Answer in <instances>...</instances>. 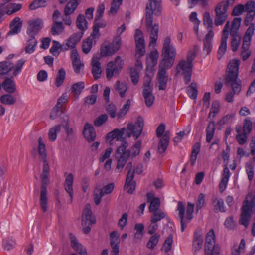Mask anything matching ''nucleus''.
<instances>
[{
    "label": "nucleus",
    "mask_w": 255,
    "mask_h": 255,
    "mask_svg": "<svg viewBox=\"0 0 255 255\" xmlns=\"http://www.w3.org/2000/svg\"><path fill=\"white\" fill-rule=\"evenodd\" d=\"M232 36L231 47L233 51L235 52L240 44L241 36L240 35H231Z\"/></svg>",
    "instance_id": "3c124183"
},
{
    "label": "nucleus",
    "mask_w": 255,
    "mask_h": 255,
    "mask_svg": "<svg viewBox=\"0 0 255 255\" xmlns=\"http://www.w3.org/2000/svg\"><path fill=\"white\" fill-rule=\"evenodd\" d=\"M64 30L62 22L54 21L52 25L51 32L53 35H60Z\"/></svg>",
    "instance_id": "ea45409f"
},
{
    "label": "nucleus",
    "mask_w": 255,
    "mask_h": 255,
    "mask_svg": "<svg viewBox=\"0 0 255 255\" xmlns=\"http://www.w3.org/2000/svg\"><path fill=\"white\" fill-rule=\"evenodd\" d=\"M71 58L74 72L77 74L79 73L81 68L83 67L84 65L81 63L78 52L76 49L72 50Z\"/></svg>",
    "instance_id": "412c9836"
},
{
    "label": "nucleus",
    "mask_w": 255,
    "mask_h": 255,
    "mask_svg": "<svg viewBox=\"0 0 255 255\" xmlns=\"http://www.w3.org/2000/svg\"><path fill=\"white\" fill-rule=\"evenodd\" d=\"M134 38L136 42V55L141 57L145 54V50L144 39L140 30H136Z\"/></svg>",
    "instance_id": "4468645a"
},
{
    "label": "nucleus",
    "mask_w": 255,
    "mask_h": 255,
    "mask_svg": "<svg viewBox=\"0 0 255 255\" xmlns=\"http://www.w3.org/2000/svg\"><path fill=\"white\" fill-rule=\"evenodd\" d=\"M39 155L43 159H46V152L45 145L43 142L41 137L38 139V148Z\"/></svg>",
    "instance_id": "864d4df0"
},
{
    "label": "nucleus",
    "mask_w": 255,
    "mask_h": 255,
    "mask_svg": "<svg viewBox=\"0 0 255 255\" xmlns=\"http://www.w3.org/2000/svg\"><path fill=\"white\" fill-rule=\"evenodd\" d=\"M43 27L41 19L37 18L29 22L26 33L29 37L35 38Z\"/></svg>",
    "instance_id": "2eb2a0df"
},
{
    "label": "nucleus",
    "mask_w": 255,
    "mask_h": 255,
    "mask_svg": "<svg viewBox=\"0 0 255 255\" xmlns=\"http://www.w3.org/2000/svg\"><path fill=\"white\" fill-rule=\"evenodd\" d=\"M215 130V124L214 121H211L206 129V141L208 143H210L213 138Z\"/></svg>",
    "instance_id": "2f4dec72"
},
{
    "label": "nucleus",
    "mask_w": 255,
    "mask_h": 255,
    "mask_svg": "<svg viewBox=\"0 0 255 255\" xmlns=\"http://www.w3.org/2000/svg\"><path fill=\"white\" fill-rule=\"evenodd\" d=\"M72 248L80 255H87L86 249L77 241L75 237L71 233L69 234Z\"/></svg>",
    "instance_id": "aec40b11"
},
{
    "label": "nucleus",
    "mask_w": 255,
    "mask_h": 255,
    "mask_svg": "<svg viewBox=\"0 0 255 255\" xmlns=\"http://www.w3.org/2000/svg\"><path fill=\"white\" fill-rule=\"evenodd\" d=\"M3 89L8 93L13 94L16 90V84L13 77L5 78L2 83Z\"/></svg>",
    "instance_id": "393cba45"
},
{
    "label": "nucleus",
    "mask_w": 255,
    "mask_h": 255,
    "mask_svg": "<svg viewBox=\"0 0 255 255\" xmlns=\"http://www.w3.org/2000/svg\"><path fill=\"white\" fill-rule=\"evenodd\" d=\"M92 47V40L91 37H88L85 40L82 44V51L85 54H88Z\"/></svg>",
    "instance_id": "052dcab7"
},
{
    "label": "nucleus",
    "mask_w": 255,
    "mask_h": 255,
    "mask_svg": "<svg viewBox=\"0 0 255 255\" xmlns=\"http://www.w3.org/2000/svg\"><path fill=\"white\" fill-rule=\"evenodd\" d=\"M201 145L199 142H196L193 147V149L190 156V163L192 166L195 164L197 155L200 151Z\"/></svg>",
    "instance_id": "e433bc0d"
},
{
    "label": "nucleus",
    "mask_w": 255,
    "mask_h": 255,
    "mask_svg": "<svg viewBox=\"0 0 255 255\" xmlns=\"http://www.w3.org/2000/svg\"><path fill=\"white\" fill-rule=\"evenodd\" d=\"M130 100L128 99L126 103L124 104L122 108L120 110V111L117 113V116H118V118L119 119L121 117H124L126 115L129 109L130 105Z\"/></svg>",
    "instance_id": "4d7b16f0"
},
{
    "label": "nucleus",
    "mask_w": 255,
    "mask_h": 255,
    "mask_svg": "<svg viewBox=\"0 0 255 255\" xmlns=\"http://www.w3.org/2000/svg\"><path fill=\"white\" fill-rule=\"evenodd\" d=\"M150 3L146 7V27L150 33L149 46H154L158 37L159 25L153 24V13H159L161 0H149Z\"/></svg>",
    "instance_id": "7ed1b4c3"
},
{
    "label": "nucleus",
    "mask_w": 255,
    "mask_h": 255,
    "mask_svg": "<svg viewBox=\"0 0 255 255\" xmlns=\"http://www.w3.org/2000/svg\"><path fill=\"white\" fill-rule=\"evenodd\" d=\"M152 214L150 217V221L152 223H156L161 221L166 216V213L162 210L155 211L152 212Z\"/></svg>",
    "instance_id": "79ce46f5"
},
{
    "label": "nucleus",
    "mask_w": 255,
    "mask_h": 255,
    "mask_svg": "<svg viewBox=\"0 0 255 255\" xmlns=\"http://www.w3.org/2000/svg\"><path fill=\"white\" fill-rule=\"evenodd\" d=\"M22 23L21 19L18 17H15L10 24V30L8 32V35H15L19 33L21 31Z\"/></svg>",
    "instance_id": "cd10ccee"
},
{
    "label": "nucleus",
    "mask_w": 255,
    "mask_h": 255,
    "mask_svg": "<svg viewBox=\"0 0 255 255\" xmlns=\"http://www.w3.org/2000/svg\"><path fill=\"white\" fill-rule=\"evenodd\" d=\"M16 246L15 241L12 237H8L3 240V247L5 250L9 251L13 249Z\"/></svg>",
    "instance_id": "5fc2aeb1"
},
{
    "label": "nucleus",
    "mask_w": 255,
    "mask_h": 255,
    "mask_svg": "<svg viewBox=\"0 0 255 255\" xmlns=\"http://www.w3.org/2000/svg\"><path fill=\"white\" fill-rule=\"evenodd\" d=\"M228 15H224L216 13V17L214 20V24L216 26L223 24L228 18Z\"/></svg>",
    "instance_id": "69168bd1"
},
{
    "label": "nucleus",
    "mask_w": 255,
    "mask_h": 255,
    "mask_svg": "<svg viewBox=\"0 0 255 255\" xmlns=\"http://www.w3.org/2000/svg\"><path fill=\"white\" fill-rule=\"evenodd\" d=\"M37 41L35 38L29 37L27 40V44L25 47V52L27 54H31L35 51L37 46Z\"/></svg>",
    "instance_id": "473e14b6"
},
{
    "label": "nucleus",
    "mask_w": 255,
    "mask_h": 255,
    "mask_svg": "<svg viewBox=\"0 0 255 255\" xmlns=\"http://www.w3.org/2000/svg\"><path fill=\"white\" fill-rule=\"evenodd\" d=\"M139 71L137 70L136 68L130 69V78L132 82L134 85H136L139 81Z\"/></svg>",
    "instance_id": "774afa93"
},
{
    "label": "nucleus",
    "mask_w": 255,
    "mask_h": 255,
    "mask_svg": "<svg viewBox=\"0 0 255 255\" xmlns=\"http://www.w3.org/2000/svg\"><path fill=\"white\" fill-rule=\"evenodd\" d=\"M83 32L75 33L72 34L64 43L65 49L68 50L70 48L75 49L76 45L80 41L83 36Z\"/></svg>",
    "instance_id": "a211bd4d"
},
{
    "label": "nucleus",
    "mask_w": 255,
    "mask_h": 255,
    "mask_svg": "<svg viewBox=\"0 0 255 255\" xmlns=\"http://www.w3.org/2000/svg\"><path fill=\"white\" fill-rule=\"evenodd\" d=\"M14 68V64L6 61L0 62V75H3L8 73Z\"/></svg>",
    "instance_id": "7c9ffc66"
},
{
    "label": "nucleus",
    "mask_w": 255,
    "mask_h": 255,
    "mask_svg": "<svg viewBox=\"0 0 255 255\" xmlns=\"http://www.w3.org/2000/svg\"><path fill=\"white\" fill-rule=\"evenodd\" d=\"M49 167L46 159L43 160L42 173L41 175L42 185L40 191V206L44 212L47 211V185L48 183Z\"/></svg>",
    "instance_id": "20e7f679"
},
{
    "label": "nucleus",
    "mask_w": 255,
    "mask_h": 255,
    "mask_svg": "<svg viewBox=\"0 0 255 255\" xmlns=\"http://www.w3.org/2000/svg\"><path fill=\"white\" fill-rule=\"evenodd\" d=\"M241 18H234L232 22V25L230 29V35H240L239 33V29L241 25Z\"/></svg>",
    "instance_id": "58836bf2"
},
{
    "label": "nucleus",
    "mask_w": 255,
    "mask_h": 255,
    "mask_svg": "<svg viewBox=\"0 0 255 255\" xmlns=\"http://www.w3.org/2000/svg\"><path fill=\"white\" fill-rule=\"evenodd\" d=\"M125 128H122L121 130L118 128L114 129L110 132L107 136V140L111 141L114 139H116L117 141H121L122 142L125 141L123 137Z\"/></svg>",
    "instance_id": "b1692460"
},
{
    "label": "nucleus",
    "mask_w": 255,
    "mask_h": 255,
    "mask_svg": "<svg viewBox=\"0 0 255 255\" xmlns=\"http://www.w3.org/2000/svg\"><path fill=\"white\" fill-rule=\"evenodd\" d=\"M101 63L99 62V58L97 56H94L92 60V73L94 78L97 79L101 75Z\"/></svg>",
    "instance_id": "a878e982"
},
{
    "label": "nucleus",
    "mask_w": 255,
    "mask_h": 255,
    "mask_svg": "<svg viewBox=\"0 0 255 255\" xmlns=\"http://www.w3.org/2000/svg\"><path fill=\"white\" fill-rule=\"evenodd\" d=\"M116 90L121 97H124L126 92L128 89V86L126 82L118 81L116 84Z\"/></svg>",
    "instance_id": "a19ab883"
},
{
    "label": "nucleus",
    "mask_w": 255,
    "mask_h": 255,
    "mask_svg": "<svg viewBox=\"0 0 255 255\" xmlns=\"http://www.w3.org/2000/svg\"><path fill=\"white\" fill-rule=\"evenodd\" d=\"M187 93L188 95L192 99H196L197 97V86L195 83H192L189 86L187 87Z\"/></svg>",
    "instance_id": "c03bdc74"
},
{
    "label": "nucleus",
    "mask_w": 255,
    "mask_h": 255,
    "mask_svg": "<svg viewBox=\"0 0 255 255\" xmlns=\"http://www.w3.org/2000/svg\"><path fill=\"white\" fill-rule=\"evenodd\" d=\"M124 64V60L119 56H117L114 61L108 62L106 69V78L110 79L114 75L118 74Z\"/></svg>",
    "instance_id": "1a4fd4ad"
},
{
    "label": "nucleus",
    "mask_w": 255,
    "mask_h": 255,
    "mask_svg": "<svg viewBox=\"0 0 255 255\" xmlns=\"http://www.w3.org/2000/svg\"><path fill=\"white\" fill-rule=\"evenodd\" d=\"M53 45L50 49V53L54 56H58L61 51H66L65 49L64 44H61L59 42L56 40H53Z\"/></svg>",
    "instance_id": "c756f323"
},
{
    "label": "nucleus",
    "mask_w": 255,
    "mask_h": 255,
    "mask_svg": "<svg viewBox=\"0 0 255 255\" xmlns=\"http://www.w3.org/2000/svg\"><path fill=\"white\" fill-rule=\"evenodd\" d=\"M48 0H35L29 5L30 10H35L40 7H44Z\"/></svg>",
    "instance_id": "bf43d9fd"
},
{
    "label": "nucleus",
    "mask_w": 255,
    "mask_h": 255,
    "mask_svg": "<svg viewBox=\"0 0 255 255\" xmlns=\"http://www.w3.org/2000/svg\"><path fill=\"white\" fill-rule=\"evenodd\" d=\"M220 254V248L215 245V235L213 229L210 230L206 237L205 255H218Z\"/></svg>",
    "instance_id": "6e6552de"
},
{
    "label": "nucleus",
    "mask_w": 255,
    "mask_h": 255,
    "mask_svg": "<svg viewBox=\"0 0 255 255\" xmlns=\"http://www.w3.org/2000/svg\"><path fill=\"white\" fill-rule=\"evenodd\" d=\"M85 87L84 82L81 81L72 85L71 90L75 95H79Z\"/></svg>",
    "instance_id": "6e6d98bb"
},
{
    "label": "nucleus",
    "mask_w": 255,
    "mask_h": 255,
    "mask_svg": "<svg viewBox=\"0 0 255 255\" xmlns=\"http://www.w3.org/2000/svg\"><path fill=\"white\" fill-rule=\"evenodd\" d=\"M80 2L77 1V0H70L66 5L64 9L65 14L69 15L73 13L76 9L78 5Z\"/></svg>",
    "instance_id": "72a5a7b5"
},
{
    "label": "nucleus",
    "mask_w": 255,
    "mask_h": 255,
    "mask_svg": "<svg viewBox=\"0 0 255 255\" xmlns=\"http://www.w3.org/2000/svg\"><path fill=\"white\" fill-rule=\"evenodd\" d=\"M213 204L214 206V209L216 212H225V207L224 206V202L222 199L215 198L213 200Z\"/></svg>",
    "instance_id": "4c0bfd02"
},
{
    "label": "nucleus",
    "mask_w": 255,
    "mask_h": 255,
    "mask_svg": "<svg viewBox=\"0 0 255 255\" xmlns=\"http://www.w3.org/2000/svg\"><path fill=\"white\" fill-rule=\"evenodd\" d=\"M142 93L146 106L148 107H151L155 99V97L152 93V91H148V90H143Z\"/></svg>",
    "instance_id": "c9c22d12"
},
{
    "label": "nucleus",
    "mask_w": 255,
    "mask_h": 255,
    "mask_svg": "<svg viewBox=\"0 0 255 255\" xmlns=\"http://www.w3.org/2000/svg\"><path fill=\"white\" fill-rule=\"evenodd\" d=\"M61 127L60 125H57L51 128L49 130L48 137L50 141H54L57 138V133L61 130Z\"/></svg>",
    "instance_id": "37998d69"
},
{
    "label": "nucleus",
    "mask_w": 255,
    "mask_h": 255,
    "mask_svg": "<svg viewBox=\"0 0 255 255\" xmlns=\"http://www.w3.org/2000/svg\"><path fill=\"white\" fill-rule=\"evenodd\" d=\"M203 242V235L201 230L200 229L197 230L193 234L192 250L194 252V255L196 254L201 250Z\"/></svg>",
    "instance_id": "dca6fc26"
},
{
    "label": "nucleus",
    "mask_w": 255,
    "mask_h": 255,
    "mask_svg": "<svg viewBox=\"0 0 255 255\" xmlns=\"http://www.w3.org/2000/svg\"><path fill=\"white\" fill-rule=\"evenodd\" d=\"M255 29V28H254L253 25H251L247 29L243 37L241 56L242 60L244 61L246 60L251 55V51L250 50L249 48Z\"/></svg>",
    "instance_id": "0eeeda50"
},
{
    "label": "nucleus",
    "mask_w": 255,
    "mask_h": 255,
    "mask_svg": "<svg viewBox=\"0 0 255 255\" xmlns=\"http://www.w3.org/2000/svg\"><path fill=\"white\" fill-rule=\"evenodd\" d=\"M141 146V141L138 140L129 151L130 155L132 157H135L138 155L140 152Z\"/></svg>",
    "instance_id": "680f3d73"
},
{
    "label": "nucleus",
    "mask_w": 255,
    "mask_h": 255,
    "mask_svg": "<svg viewBox=\"0 0 255 255\" xmlns=\"http://www.w3.org/2000/svg\"><path fill=\"white\" fill-rule=\"evenodd\" d=\"M147 201L150 202L149 211L150 212L160 210V201L159 198L154 197L152 193H148L146 195Z\"/></svg>",
    "instance_id": "5701e85b"
},
{
    "label": "nucleus",
    "mask_w": 255,
    "mask_h": 255,
    "mask_svg": "<svg viewBox=\"0 0 255 255\" xmlns=\"http://www.w3.org/2000/svg\"><path fill=\"white\" fill-rule=\"evenodd\" d=\"M228 7V2L222 1L216 6L215 12L217 14L228 15L227 9Z\"/></svg>",
    "instance_id": "a18cd8bd"
},
{
    "label": "nucleus",
    "mask_w": 255,
    "mask_h": 255,
    "mask_svg": "<svg viewBox=\"0 0 255 255\" xmlns=\"http://www.w3.org/2000/svg\"><path fill=\"white\" fill-rule=\"evenodd\" d=\"M143 124V120L141 117H138L134 124H128L127 128L128 136H133L134 139H137L142 132Z\"/></svg>",
    "instance_id": "9d476101"
},
{
    "label": "nucleus",
    "mask_w": 255,
    "mask_h": 255,
    "mask_svg": "<svg viewBox=\"0 0 255 255\" xmlns=\"http://www.w3.org/2000/svg\"><path fill=\"white\" fill-rule=\"evenodd\" d=\"M26 62V60L22 58L18 60L15 65H14V68H13V75L14 76L18 75L22 71V67Z\"/></svg>",
    "instance_id": "09e8293b"
},
{
    "label": "nucleus",
    "mask_w": 255,
    "mask_h": 255,
    "mask_svg": "<svg viewBox=\"0 0 255 255\" xmlns=\"http://www.w3.org/2000/svg\"><path fill=\"white\" fill-rule=\"evenodd\" d=\"M26 62V60L22 58L18 60L15 65H14V68H13V75L14 76L18 75L22 71V67Z\"/></svg>",
    "instance_id": "8fccbe9b"
},
{
    "label": "nucleus",
    "mask_w": 255,
    "mask_h": 255,
    "mask_svg": "<svg viewBox=\"0 0 255 255\" xmlns=\"http://www.w3.org/2000/svg\"><path fill=\"white\" fill-rule=\"evenodd\" d=\"M172 243L173 236L172 235H170L165 240L162 250L166 253H168L171 249Z\"/></svg>",
    "instance_id": "e2e57ef3"
},
{
    "label": "nucleus",
    "mask_w": 255,
    "mask_h": 255,
    "mask_svg": "<svg viewBox=\"0 0 255 255\" xmlns=\"http://www.w3.org/2000/svg\"><path fill=\"white\" fill-rule=\"evenodd\" d=\"M170 138L169 131H165L159 142L158 150L159 153L162 154L165 152L169 145Z\"/></svg>",
    "instance_id": "bb28decb"
},
{
    "label": "nucleus",
    "mask_w": 255,
    "mask_h": 255,
    "mask_svg": "<svg viewBox=\"0 0 255 255\" xmlns=\"http://www.w3.org/2000/svg\"><path fill=\"white\" fill-rule=\"evenodd\" d=\"M251 216V209L249 204V201L246 198L243 202L242 208V213L239 220V223L245 227H247Z\"/></svg>",
    "instance_id": "f8f14e48"
},
{
    "label": "nucleus",
    "mask_w": 255,
    "mask_h": 255,
    "mask_svg": "<svg viewBox=\"0 0 255 255\" xmlns=\"http://www.w3.org/2000/svg\"><path fill=\"white\" fill-rule=\"evenodd\" d=\"M160 238V236L158 234L153 235L147 243V247L151 250H153L157 245Z\"/></svg>",
    "instance_id": "603ef678"
},
{
    "label": "nucleus",
    "mask_w": 255,
    "mask_h": 255,
    "mask_svg": "<svg viewBox=\"0 0 255 255\" xmlns=\"http://www.w3.org/2000/svg\"><path fill=\"white\" fill-rule=\"evenodd\" d=\"M66 76V72L63 68H61L58 70L55 80V85L57 87H60L63 83Z\"/></svg>",
    "instance_id": "de8ad7c7"
},
{
    "label": "nucleus",
    "mask_w": 255,
    "mask_h": 255,
    "mask_svg": "<svg viewBox=\"0 0 255 255\" xmlns=\"http://www.w3.org/2000/svg\"><path fill=\"white\" fill-rule=\"evenodd\" d=\"M123 0H113V2L111 4V6L110 8V10L109 11V13L111 14H116L120 5L122 3Z\"/></svg>",
    "instance_id": "0e129e2a"
},
{
    "label": "nucleus",
    "mask_w": 255,
    "mask_h": 255,
    "mask_svg": "<svg viewBox=\"0 0 255 255\" xmlns=\"http://www.w3.org/2000/svg\"><path fill=\"white\" fill-rule=\"evenodd\" d=\"M230 25L229 21H228L223 30V34L221 40V44L218 50V59L221 58L222 56L225 54L227 49V41L228 38L229 29Z\"/></svg>",
    "instance_id": "ddd939ff"
},
{
    "label": "nucleus",
    "mask_w": 255,
    "mask_h": 255,
    "mask_svg": "<svg viewBox=\"0 0 255 255\" xmlns=\"http://www.w3.org/2000/svg\"><path fill=\"white\" fill-rule=\"evenodd\" d=\"M240 63L239 60H232L230 62L226 72L225 83L226 86L231 87L232 90L226 97V101L230 103L233 102L234 95L238 94L241 90V81L238 80Z\"/></svg>",
    "instance_id": "f03ea898"
},
{
    "label": "nucleus",
    "mask_w": 255,
    "mask_h": 255,
    "mask_svg": "<svg viewBox=\"0 0 255 255\" xmlns=\"http://www.w3.org/2000/svg\"><path fill=\"white\" fill-rule=\"evenodd\" d=\"M76 26L77 28L81 30L80 32H83L87 29V22L83 14H79L77 17Z\"/></svg>",
    "instance_id": "f704fd0d"
},
{
    "label": "nucleus",
    "mask_w": 255,
    "mask_h": 255,
    "mask_svg": "<svg viewBox=\"0 0 255 255\" xmlns=\"http://www.w3.org/2000/svg\"><path fill=\"white\" fill-rule=\"evenodd\" d=\"M192 65L186 62L185 60H181L176 66L177 73H181L184 76V81L186 84H188L191 79Z\"/></svg>",
    "instance_id": "9b49d317"
},
{
    "label": "nucleus",
    "mask_w": 255,
    "mask_h": 255,
    "mask_svg": "<svg viewBox=\"0 0 255 255\" xmlns=\"http://www.w3.org/2000/svg\"><path fill=\"white\" fill-rule=\"evenodd\" d=\"M194 210V204L188 203L186 209V216H185V204L182 202H179L177 205L179 217L181 223V231L183 232L188 224L193 218V213Z\"/></svg>",
    "instance_id": "39448f33"
},
{
    "label": "nucleus",
    "mask_w": 255,
    "mask_h": 255,
    "mask_svg": "<svg viewBox=\"0 0 255 255\" xmlns=\"http://www.w3.org/2000/svg\"><path fill=\"white\" fill-rule=\"evenodd\" d=\"M203 23L207 29L212 28L213 26L212 18L209 12L207 11L203 14Z\"/></svg>",
    "instance_id": "13d9d810"
},
{
    "label": "nucleus",
    "mask_w": 255,
    "mask_h": 255,
    "mask_svg": "<svg viewBox=\"0 0 255 255\" xmlns=\"http://www.w3.org/2000/svg\"><path fill=\"white\" fill-rule=\"evenodd\" d=\"M74 183V176L71 173H68L65 178L64 187L66 191L69 194L70 197V203H72L73 195V184Z\"/></svg>",
    "instance_id": "4be33fe9"
},
{
    "label": "nucleus",
    "mask_w": 255,
    "mask_h": 255,
    "mask_svg": "<svg viewBox=\"0 0 255 255\" xmlns=\"http://www.w3.org/2000/svg\"><path fill=\"white\" fill-rule=\"evenodd\" d=\"M114 54L113 49L110 44L101 47V55L102 56H111Z\"/></svg>",
    "instance_id": "338daca9"
},
{
    "label": "nucleus",
    "mask_w": 255,
    "mask_h": 255,
    "mask_svg": "<svg viewBox=\"0 0 255 255\" xmlns=\"http://www.w3.org/2000/svg\"><path fill=\"white\" fill-rule=\"evenodd\" d=\"M1 103L7 105H11L15 103L16 99L11 94H4L0 98Z\"/></svg>",
    "instance_id": "49530a36"
},
{
    "label": "nucleus",
    "mask_w": 255,
    "mask_h": 255,
    "mask_svg": "<svg viewBox=\"0 0 255 255\" xmlns=\"http://www.w3.org/2000/svg\"><path fill=\"white\" fill-rule=\"evenodd\" d=\"M133 174L128 173L124 188L129 194H132L135 189V182L133 181Z\"/></svg>",
    "instance_id": "c85d7f7f"
},
{
    "label": "nucleus",
    "mask_w": 255,
    "mask_h": 255,
    "mask_svg": "<svg viewBox=\"0 0 255 255\" xmlns=\"http://www.w3.org/2000/svg\"><path fill=\"white\" fill-rule=\"evenodd\" d=\"M83 133L84 136L88 142H93L96 136V132L93 126L88 123L85 125Z\"/></svg>",
    "instance_id": "6ab92c4d"
},
{
    "label": "nucleus",
    "mask_w": 255,
    "mask_h": 255,
    "mask_svg": "<svg viewBox=\"0 0 255 255\" xmlns=\"http://www.w3.org/2000/svg\"><path fill=\"white\" fill-rule=\"evenodd\" d=\"M128 146V142L124 141L118 147L115 152V157L117 160V164L115 171L117 173L120 172L122 170L130 156L129 150H126Z\"/></svg>",
    "instance_id": "423d86ee"
},
{
    "label": "nucleus",
    "mask_w": 255,
    "mask_h": 255,
    "mask_svg": "<svg viewBox=\"0 0 255 255\" xmlns=\"http://www.w3.org/2000/svg\"><path fill=\"white\" fill-rule=\"evenodd\" d=\"M176 55V48L171 44V38L167 36L164 40L162 50L163 58L159 64L157 74L156 78L159 90H164L166 88L168 82V74L166 70L170 69L173 65Z\"/></svg>",
    "instance_id": "f257e3e1"
},
{
    "label": "nucleus",
    "mask_w": 255,
    "mask_h": 255,
    "mask_svg": "<svg viewBox=\"0 0 255 255\" xmlns=\"http://www.w3.org/2000/svg\"><path fill=\"white\" fill-rule=\"evenodd\" d=\"M96 222L95 218L92 216L91 206L87 204L85 205L82 216V226L91 225Z\"/></svg>",
    "instance_id": "f3484780"
}]
</instances>
